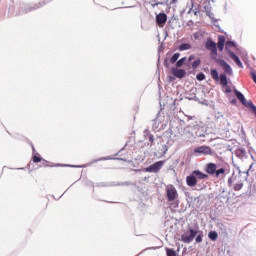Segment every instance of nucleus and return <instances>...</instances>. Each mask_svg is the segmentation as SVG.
I'll return each mask as SVG.
<instances>
[{
  "label": "nucleus",
  "instance_id": "9b49d317",
  "mask_svg": "<svg viewBox=\"0 0 256 256\" xmlns=\"http://www.w3.org/2000/svg\"><path fill=\"white\" fill-rule=\"evenodd\" d=\"M205 171H206V173H208V175H216V173H217V164L208 163L206 165Z\"/></svg>",
  "mask_w": 256,
  "mask_h": 256
},
{
  "label": "nucleus",
  "instance_id": "5701e85b",
  "mask_svg": "<svg viewBox=\"0 0 256 256\" xmlns=\"http://www.w3.org/2000/svg\"><path fill=\"white\" fill-rule=\"evenodd\" d=\"M195 241H196V243H202L203 242V231L198 230Z\"/></svg>",
  "mask_w": 256,
  "mask_h": 256
},
{
  "label": "nucleus",
  "instance_id": "f03ea898",
  "mask_svg": "<svg viewBox=\"0 0 256 256\" xmlns=\"http://www.w3.org/2000/svg\"><path fill=\"white\" fill-rule=\"evenodd\" d=\"M197 233L198 230H195L193 228H189L187 231H185L182 235H181V241L183 243H193V240L195 239V237H197Z\"/></svg>",
  "mask_w": 256,
  "mask_h": 256
},
{
  "label": "nucleus",
  "instance_id": "9d476101",
  "mask_svg": "<svg viewBox=\"0 0 256 256\" xmlns=\"http://www.w3.org/2000/svg\"><path fill=\"white\" fill-rule=\"evenodd\" d=\"M228 55H229L230 59L234 60V63H236V65H238L240 67V69H243V63L241 62V59H239V56L234 54V52L231 50H228Z\"/></svg>",
  "mask_w": 256,
  "mask_h": 256
},
{
  "label": "nucleus",
  "instance_id": "ddd939ff",
  "mask_svg": "<svg viewBox=\"0 0 256 256\" xmlns=\"http://www.w3.org/2000/svg\"><path fill=\"white\" fill-rule=\"evenodd\" d=\"M156 23L158 25H165L167 23V14L160 13L156 16Z\"/></svg>",
  "mask_w": 256,
  "mask_h": 256
},
{
  "label": "nucleus",
  "instance_id": "e2e57ef3",
  "mask_svg": "<svg viewBox=\"0 0 256 256\" xmlns=\"http://www.w3.org/2000/svg\"><path fill=\"white\" fill-rule=\"evenodd\" d=\"M197 199H199L198 197L197 198H194V201H197Z\"/></svg>",
  "mask_w": 256,
  "mask_h": 256
},
{
  "label": "nucleus",
  "instance_id": "c85d7f7f",
  "mask_svg": "<svg viewBox=\"0 0 256 256\" xmlns=\"http://www.w3.org/2000/svg\"><path fill=\"white\" fill-rule=\"evenodd\" d=\"M221 175H225V168L216 169V177H220Z\"/></svg>",
  "mask_w": 256,
  "mask_h": 256
},
{
  "label": "nucleus",
  "instance_id": "79ce46f5",
  "mask_svg": "<svg viewBox=\"0 0 256 256\" xmlns=\"http://www.w3.org/2000/svg\"><path fill=\"white\" fill-rule=\"evenodd\" d=\"M231 87L229 85L226 86L225 93H231Z\"/></svg>",
  "mask_w": 256,
  "mask_h": 256
},
{
  "label": "nucleus",
  "instance_id": "ea45409f",
  "mask_svg": "<svg viewBox=\"0 0 256 256\" xmlns=\"http://www.w3.org/2000/svg\"><path fill=\"white\" fill-rule=\"evenodd\" d=\"M191 11H193L194 15H197V13H199V8L193 9V5H192V8L190 9L189 13H191Z\"/></svg>",
  "mask_w": 256,
  "mask_h": 256
},
{
  "label": "nucleus",
  "instance_id": "c03bdc74",
  "mask_svg": "<svg viewBox=\"0 0 256 256\" xmlns=\"http://www.w3.org/2000/svg\"><path fill=\"white\" fill-rule=\"evenodd\" d=\"M230 103L232 105H237V99L233 98L232 100H230Z\"/></svg>",
  "mask_w": 256,
  "mask_h": 256
},
{
  "label": "nucleus",
  "instance_id": "a18cd8bd",
  "mask_svg": "<svg viewBox=\"0 0 256 256\" xmlns=\"http://www.w3.org/2000/svg\"><path fill=\"white\" fill-rule=\"evenodd\" d=\"M163 153H167L168 149H167V145H163Z\"/></svg>",
  "mask_w": 256,
  "mask_h": 256
},
{
  "label": "nucleus",
  "instance_id": "20e7f679",
  "mask_svg": "<svg viewBox=\"0 0 256 256\" xmlns=\"http://www.w3.org/2000/svg\"><path fill=\"white\" fill-rule=\"evenodd\" d=\"M166 197L169 203H173V201L179 199V193L177 192V188H175V186L171 184L168 185L166 187Z\"/></svg>",
  "mask_w": 256,
  "mask_h": 256
},
{
  "label": "nucleus",
  "instance_id": "5fc2aeb1",
  "mask_svg": "<svg viewBox=\"0 0 256 256\" xmlns=\"http://www.w3.org/2000/svg\"><path fill=\"white\" fill-rule=\"evenodd\" d=\"M32 150H33V153H35V147L34 146H32Z\"/></svg>",
  "mask_w": 256,
  "mask_h": 256
},
{
  "label": "nucleus",
  "instance_id": "49530a36",
  "mask_svg": "<svg viewBox=\"0 0 256 256\" xmlns=\"http://www.w3.org/2000/svg\"><path fill=\"white\" fill-rule=\"evenodd\" d=\"M164 65H165V67H169V63L167 62V59H165Z\"/></svg>",
  "mask_w": 256,
  "mask_h": 256
},
{
  "label": "nucleus",
  "instance_id": "2eb2a0df",
  "mask_svg": "<svg viewBox=\"0 0 256 256\" xmlns=\"http://www.w3.org/2000/svg\"><path fill=\"white\" fill-rule=\"evenodd\" d=\"M216 47H218V51H220V52H222L223 49H225V36L220 35L218 37V43H217Z\"/></svg>",
  "mask_w": 256,
  "mask_h": 256
},
{
  "label": "nucleus",
  "instance_id": "6ab92c4d",
  "mask_svg": "<svg viewBox=\"0 0 256 256\" xmlns=\"http://www.w3.org/2000/svg\"><path fill=\"white\" fill-rule=\"evenodd\" d=\"M160 127H161V121L159 120V118L154 119L152 124V130L159 132Z\"/></svg>",
  "mask_w": 256,
  "mask_h": 256
},
{
  "label": "nucleus",
  "instance_id": "473e14b6",
  "mask_svg": "<svg viewBox=\"0 0 256 256\" xmlns=\"http://www.w3.org/2000/svg\"><path fill=\"white\" fill-rule=\"evenodd\" d=\"M204 11L207 13L208 11H211V7L209 6V2H204Z\"/></svg>",
  "mask_w": 256,
  "mask_h": 256
},
{
  "label": "nucleus",
  "instance_id": "f257e3e1",
  "mask_svg": "<svg viewBox=\"0 0 256 256\" xmlns=\"http://www.w3.org/2000/svg\"><path fill=\"white\" fill-rule=\"evenodd\" d=\"M205 48L210 51V58L212 61L217 60V43L215 41L211 40V38H208L205 43Z\"/></svg>",
  "mask_w": 256,
  "mask_h": 256
},
{
  "label": "nucleus",
  "instance_id": "c756f323",
  "mask_svg": "<svg viewBox=\"0 0 256 256\" xmlns=\"http://www.w3.org/2000/svg\"><path fill=\"white\" fill-rule=\"evenodd\" d=\"M196 79L197 81H205V74H203L202 72L198 73L196 75Z\"/></svg>",
  "mask_w": 256,
  "mask_h": 256
},
{
  "label": "nucleus",
  "instance_id": "2f4dec72",
  "mask_svg": "<svg viewBox=\"0 0 256 256\" xmlns=\"http://www.w3.org/2000/svg\"><path fill=\"white\" fill-rule=\"evenodd\" d=\"M233 181H235V175L234 174L228 179V187L233 186Z\"/></svg>",
  "mask_w": 256,
  "mask_h": 256
},
{
  "label": "nucleus",
  "instance_id": "6e6552de",
  "mask_svg": "<svg viewBox=\"0 0 256 256\" xmlns=\"http://www.w3.org/2000/svg\"><path fill=\"white\" fill-rule=\"evenodd\" d=\"M172 74L174 77H177V79H183V77L187 75V72L185 69L172 68Z\"/></svg>",
  "mask_w": 256,
  "mask_h": 256
},
{
  "label": "nucleus",
  "instance_id": "052dcab7",
  "mask_svg": "<svg viewBox=\"0 0 256 256\" xmlns=\"http://www.w3.org/2000/svg\"><path fill=\"white\" fill-rule=\"evenodd\" d=\"M145 252V250L144 251H142L140 254H138V255H142L143 253Z\"/></svg>",
  "mask_w": 256,
  "mask_h": 256
},
{
  "label": "nucleus",
  "instance_id": "603ef678",
  "mask_svg": "<svg viewBox=\"0 0 256 256\" xmlns=\"http://www.w3.org/2000/svg\"><path fill=\"white\" fill-rule=\"evenodd\" d=\"M186 67H191V63H187V64H186Z\"/></svg>",
  "mask_w": 256,
  "mask_h": 256
},
{
  "label": "nucleus",
  "instance_id": "a19ab883",
  "mask_svg": "<svg viewBox=\"0 0 256 256\" xmlns=\"http://www.w3.org/2000/svg\"><path fill=\"white\" fill-rule=\"evenodd\" d=\"M167 127V123L160 122V131H163Z\"/></svg>",
  "mask_w": 256,
  "mask_h": 256
},
{
  "label": "nucleus",
  "instance_id": "69168bd1",
  "mask_svg": "<svg viewBox=\"0 0 256 256\" xmlns=\"http://www.w3.org/2000/svg\"><path fill=\"white\" fill-rule=\"evenodd\" d=\"M251 159H254L253 155H251Z\"/></svg>",
  "mask_w": 256,
  "mask_h": 256
},
{
  "label": "nucleus",
  "instance_id": "72a5a7b5",
  "mask_svg": "<svg viewBox=\"0 0 256 256\" xmlns=\"http://www.w3.org/2000/svg\"><path fill=\"white\" fill-rule=\"evenodd\" d=\"M114 185H118V186H127L129 187V185H133L132 182H129V181H126V182H122V183H117V184H114Z\"/></svg>",
  "mask_w": 256,
  "mask_h": 256
},
{
  "label": "nucleus",
  "instance_id": "680f3d73",
  "mask_svg": "<svg viewBox=\"0 0 256 256\" xmlns=\"http://www.w3.org/2000/svg\"><path fill=\"white\" fill-rule=\"evenodd\" d=\"M145 252V250L144 251H142L140 254H138V255H142L143 253Z\"/></svg>",
  "mask_w": 256,
  "mask_h": 256
},
{
  "label": "nucleus",
  "instance_id": "338daca9",
  "mask_svg": "<svg viewBox=\"0 0 256 256\" xmlns=\"http://www.w3.org/2000/svg\"><path fill=\"white\" fill-rule=\"evenodd\" d=\"M190 199H193V197H190Z\"/></svg>",
  "mask_w": 256,
  "mask_h": 256
},
{
  "label": "nucleus",
  "instance_id": "37998d69",
  "mask_svg": "<svg viewBox=\"0 0 256 256\" xmlns=\"http://www.w3.org/2000/svg\"><path fill=\"white\" fill-rule=\"evenodd\" d=\"M193 60H195V55H194V54H192V55H190V56L188 57L189 63H190V61H193Z\"/></svg>",
  "mask_w": 256,
  "mask_h": 256
},
{
  "label": "nucleus",
  "instance_id": "6e6d98bb",
  "mask_svg": "<svg viewBox=\"0 0 256 256\" xmlns=\"http://www.w3.org/2000/svg\"><path fill=\"white\" fill-rule=\"evenodd\" d=\"M190 193H186V197H189Z\"/></svg>",
  "mask_w": 256,
  "mask_h": 256
},
{
  "label": "nucleus",
  "instance_id": "dca6fc26",
  "mask_svg": "<svg viewBox=\"0 0 256 256\" xmlns=\"http://www.w3.org/2000/svg\"><path fill=\"white\" fill-rule=\"evenodd\" d=\"M219 81L222 87H227V85H229V81L227 80V74L225 73L220 74Z\"/></svg>",
  "mask_w": 256,
  "mask_h": 256
},
{
  "label": "nucleus",
  "instance_id": "a878e982",
  "mask_svg": "<svg viewBox=\"0 0 256 256\" xmlns=\"http://www.w3.org/2000/svg\"><path fill=\"white\" fill-rule=\"evenodd\" d=\"M166 255L167 256H177V252H175V250H173L171 248H167L166 249Z\"/></svg>",
  "mask_w": 256,
  "mask_h": 256
},
{
  "label": "nucleus",
  "instance_id": "4d7b16f0",
  "mask_svg": "<svg viewBox=\"0 0 256 256\" xmlns=\"http://www.w3.org/2000/svg\"><path fill=\"white\" fill-rule=\"evenodd\" d=\"M145 252V250L144 251H142L140 254H138V255H142L143 253Z\"/></svg>",
  "mask_w": 256,
  "mask_h": 256
},
{
  "label": "nucleus",
  "instance_id": "c9c22d12",
  "mask_svg": "<svg viewBox=\"0 0 256 256\" xmlns=\"http://www.w3.org/2000/svg\"><path fill=\"white\" fill-rule=\"evenodd\" d=\"M41 161H42V158H41V157H39V156H34V157H33V162H34V163H41Z\"/></svg>",
  "mask_w": 256,
  "mask_h": 256
},
{
  "label": "nucleus",
  "instance_id": "b1692460",
  "mask_svg": "<svg viewBox=\"0 0 256 256\" xmlns=\"http://www.w3.org/2000/svg\"><path fill=\"white\" fill-rule=\"evenodd\" d=\"M186 61H187V57L181 58L180 60H178V61L176 62V67H177L178 69L181 68L182 66L185 65Z\"/></svg>",
  "mask_w": 256,
  "mask_h": 256
},
{
  "label": "nucleus",
  "instance_id": "864d4df0",
  "mask_svg": "<svg viewBox=\"0 0 256 256\" xmlns=\"http://www.w3.org/2000/svg\"><path fill=\"white\" fill-rule=\"evenodd\" d=\"M159 51H163V47L162 46L159 47Z\"/></svg>",
  "mask_w": 256,
  "mask_h": 256
},
{
  "label": "nucleus",
  "instance_id": "f8f14e48",
  "mask_svg": "<svg viewBox=\"0 0 256 256\" xmlns=\"http://www.w3.org/2000/svg\"><path fill=\"white\" fill-rule=\"evenodd\" d=\"M186 185H188V187H195L197 185V178L193 175V172L186 177Z\"/></svg>",
  "mask_w": 256,
  "mask_h": 256
},
{
  "label": "nucleus",
  "instance_id": "bf43d9fd",
  "mask_svg": "<svg viewBox=\"0 0 256 256\" xmlns=\"http://www.w3.org/2000/svg\"><path fill=\"white\" fill-rule=\"evenodd\" d=\"M145 252V250L144 251H142L140 254H138V255H142L143 253Z\"/></svg>",
  "mask_w": 256,
  "mask_h": 256
},
{
  "label": "nucleus",
  "instance_id": "a211bd4d",
  "mask_svg": "<svg viewBox=\"0 0 256 256\" xmlns=\"http://www.w3.org/2000/svg\"><path fill=\"white\" fill-rule=\"evenodd\" d=\"M192 173L198 179H208V177H209V175L201 172L200 170H194Z\"/></svg>",
  "mask_w": 256,
  "mask_h": 256
},
{
  "label": "nucleus",
  "instance_id": "4c0bfd02",
  "mask_svg": "<svg viewBox=\"0 0 256 256\" xmlns=\"http://www.w3.org/2000/svg\"><path fill=\"white\" fill-rule=\"evenodd\" d=\"M206 15L210 18V19H213V17H215V14H213V12H211V10H208L206 12Z\"/></svg>",
  "mask_w": 256,
  "mask_h": 256
},
{
  "label": "nucleus",
  "instance_id": "de8ad7c7",
  "mask_svg": "<svg viewBox=\"0 0 256 256\" xmlns=\"http://www.w3.org/2000/svg\"><path fill=\"white\" fill-rule=\"evenodd\" d=\"M121 151H123V148L118 153L115 154V157H118Z\"/></svg>",
  "mask_w": 256,
  "mask_h": 256
},
{
  "label": "nucleus",
  "instance_id": "aec40b11",
  "mask_svg": "<svg viewBox=\"0 0 256 256\" xmlns=\"http://www.w3.org/2000/svg\"><path fill=\"white\" fill-rule=\"evenodd\" d=\"M210 75L214 81L219 82V72H217V69H211L210 70Z\"/></svg>",
  "mask_w": 256,
  "mask_h": 256
},
{
  "label": "nucleus",
  "instance_id": "09e8293b",
  "mask_svg": "<svg viewBox=\"0 0 256 256\" xmlns=\"http://www.w3.org/2000/svg\"><path fill=\"white\" fill-rule=\"evenodd\" d=\"M253 163L249 166V171H251V169H253Z\"/></svg>",
  "mask_w": 256,
  "mask_h": 256
},
{
  "label": "nucleus",
  "instance_id": "0eeeda50",
  "mask_svg": "<svg viewBox=\"0 0 256 256\" xmlns=\"http://www.w3.org/2000/svg\"><path fill=\"white\" fill-rule=\"evenodd\" d=\"M194 153H199V155H213V150L209 146H200L194 149Z\"/></svg>",
  "mask_w": 256,
  "mask_h": 256
},
{
  "label": "nucleus",
  "instance_id": "423d86ee",
  "mask_svg": "<svg viewBox=\"0 0 256 256\" xmlns=\"http://www.w3.org/2000/svg\"><path fill=\"white\" fill-rule=\"evenodd\" d=\"M214 62L219 64L220 67L223 68V71L226 73V75H233V68H231V65H229L225 60L221 58H216Z\"/></svg>",
  "mask_w": 256,
  "mask_h": 256
},
{
  "label": "nucleus",
  "instance_id": "4468645a",
  "mask_svg": "<svg viewBox=\"0 0 256 256\" xmlns=\"http://www.w3.org/2000/svg\"><path fill=\"white\" fill-rule=\"evenodd\" d=\"M50 1L52 0H48L47 2L45 1L39 2L38 4H35L33 7L26 9L25 13H29L30 11H35V9H40V7H43L44 5H47V3H50Z\"/></svg>",
  "mask_w": 256,
  "mask_h": 256
},
{
  "label": "nucleus",
  "instance_id": "39448f33",
  "mask_svg": "<svg viewBox=\"0 0 256 256\" xmlns=\"http://www.w3.org/2000/svg\"><path fill=\"white\" fill-rule=\"evenodd\" d=\"M163 165H165V162L160 160L150 165L149 167L145 168L144 171L146 173H159Z\"/></svg>",
  "mask_w": 256,
  "mask_h": 256
},
{
  "label": "nucleus",
  "instance_id": "1a4fd4ad",
  "mask_svg": "<svg viewBox=\"0 0 256 256\" xmlns=\"http://www.w3.org/2000/svg\"><path fill=\"white\" fill-rule=\"evenodd\" d=\"M144 139H148L150 141V146L153 147L155 145V136L151 134L149 129H145L143 131Z\"/></svg>",
  "mask_w": 256,
  "mask_h": 256
},
{
  "label": "nucleus",
  "instance_id": "13d9d810",
  "mask_svg": "<svg viewBox=\"0 0 256 256\" xmlns=\"http://www.w3.org/2000/svg\"><path fill=\"white\" fill-rule=\"evenodd\" d=\"M145 252V250L144 251H142L140 254H138V255H142L143 253Z\"/></svg>",
  "mask_w": 256,
  "mask_h": 256
},
{
  "label": "nucleus",
  "instance_id": "58836bf2",
  "mask_svg": "<svg viewBox=\"0 0 256 256\" xmlns=\"http://www.w3.org/2000/svg\"><path fill=\"white\" fill-rule=\"evenodd\" d=\"M111 186H113V184L107 185V184H105V182H102L97 185V187H111Z\"/></svg>",
  "mask_w": 256,
  "mask_h": 256
},
{
  "label": "nucleus",
  "instance_id": "f704fd0d",
  "mask_svg": "<svg viewBox=\"0 0 256 256\" xmlns=\"http://www.w3.org/2000/svg\"><path fill=\"white\" fill-rule=\"evenodd\" d=\"M152 7H157V5H163L161 2H157V0H152L151 2Z\"/></svg>",
  "mask_w": 256,
  "mask_h": 256
},
{
  "label": "nucleus",
  "instance_id": "8fccbe9b",
  "mask_svg": "<svg viewBox=\"0 0 256 256\" xmlns=\"http://www.w3.org/2000/svg\"><path fill=\"white\" fill-rule=\"evenodd\" d=\"M176 1H177V0H172V1H171V5L175 4Z\"/></svg>",
  "mask_w": 256,
  "mask_h": 256
},
{
  "label": "nucleus",
  "instance_id": "e433bc0d",
  "mask_svg": "<svg viewBox=\"0 0 256 256\" xmlns=\"http://www.w3.org/2000/svg\"><path fill=\"white\" fill-rule=\"evenodd\" d=\"M111 159H113V158H111V157H103V158H100V159H98V160H95L94 161V163H97V161H109V160H111Z\"/></svg>",
  "mask_w": 256,
  "mask_h": 256
},
{
  "label": "nucleus",
  "instance_id": "3c124183",
  "mask_svg": "<svg viewBox=\"0 0 256 256\" xmlns=\"http://www.w3.org/2000/svg\"><path fill=\"white\" fill-rule=\"evenodd\" d=\"M113 159H117L118 161H123L122 158H113Z\"/></svg>",
  "mask_w": 256,
  "mask_h": 256
},
{
  "label": "nucleus",
  "instance_id": "f3484780",
  "mask_svg": "<svg viewBox=\"0 0 256 256\" xmlns=\"http://www.w3.org/2000/svg\"><path fill=\"white\" fill-rule=\"evenodd\" d=\"M235 155L238 159H243L245 155H247V150H245V148H238L235 151Z\"/></svg>",
  "mask_w": 256,
  "mask_h": 256
},
{
  "label": "nucleus",
  "instance_id": "cd10ccee",
  "mask_svg": "<svg viewBox=\"0 0 256 256\" xmlns=\"http://www.w3.org/2000/svg\"><path fill=\"white\" fill-rule=\"evenodd\" d=\"M229 47H236L235 42L233 41H227L226 42V51L229 53Z\"/></svg>",
  "mask_w": 256,
  "mask_h": 256
},
{
  "label": "nucleus",
  "instance_id": "393cba45",
  "mask_svg": "<svg viewBox=\"0 0 256 256\" xmlns=\"http://www.w3.org/2000/svg\"><path fill=\"white\" fill-rule=\"evenodd\" d=\"M179 57H181L180 53L173 54V56L170 58V63L172 64L177 63Z\"/></svg>",
  "mask_w": 256,
  "mask_h": 256
},
{
  "label": "nucleus",
  "instance_id": "7ed1b4c3",
  "mask_svg": "<svg viewBox=\"0 0 256 256\" xmlns=\"http://www.w3.org/2000/svg\"><path fill=\"white\" fill-rule=\"evenodd\" d=\"M190 129H193L195 137H207V128L203 125L197 124L195 122L194 124H189Z\"/></svg>",
  "mask_w": 256,
  "mask_h": 256
},
{
  "label": "nucleus",
  "instance_id": "4be33fe9",
  "mask_svg": "<svg viewBox=\"0 0 256 256\" xmlns=\"http://www.w3.org/2000/svg\"><path fill=\"white\" fill-rule=\"evenodd\" d=\"M189 49H192V46L189 43H183L178 47V50L180 51H189Z\"/></svg>",
  "mask_w": 256,
  "mask_h": 256
},
{
  "label": "nucleus",
  "instance_id": "412c9836",
  "mask_svg": "<svg viewBox=\"0 0 256 256\" xmlns=\"http://www.w3.org/2000/svg\"><path fill=\"white\" fill-rule=\"evenodd\" d=\"M208 237L210 241H217L219 234H217V231H210Z\"/></svg>",
  "mask_w": 256,
  "mask_h": 256
},
{
  "label": "nucleus",
  "instance_id": "0e129e2a",
  "mask_svg": "<svg viewBox=\"0 0 256 256\" xmlns=\"http://www.w3.org/2000/svg\"><path fill=\"white\" fill-rule=\"evenodd\" d=\"M55 167H59V164H56Z\"/></svg>",
  "mask_w": 256,
  "mask_h": 256
},
{
  "label": "nucleus",
  "instance_id": "bb28decb",
  "mask_svg": "<svg viewBox=\"0 0 256 256\" xmlns=\"http://www.w3.org/2000/svg\"><path fill=\"white\" fill-rule=\"evenodd\" d=\"M199 65H201V59L198 58L192 63V69H197Z\"/></svg>",
  "mask_w": 256,
  "mask_h": 256
},
{
  "label": "nucleus",
  "instance_id": "7c9ffc66",
  "mask_svg": "<svg viewBox=\"0 0 256 256\" xmlns=\"http://www.w3.org/2000/svg\"><path fill=\"white\" fill-rule=\"evenodd\" d=\"M243 189V183H237L234 186V191H241Z\"/></svg>",
  "mask_w": 256,
  "mask_h": 256
}]
</instances>
